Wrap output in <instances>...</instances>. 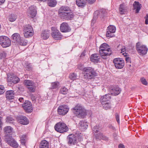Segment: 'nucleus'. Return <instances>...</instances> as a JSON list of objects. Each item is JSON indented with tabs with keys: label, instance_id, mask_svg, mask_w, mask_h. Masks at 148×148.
I'll return each mask as SVG.
<instances>
[{
	"label": "nucleus",
	"instance_id": "obj_1",
	"mask_svg": "<svg viewBox=\"0 0 148 148\" xmlns=\"http://www.w3.org/2000/svg\"><path fill=\"white\" fill-rule=\"evenodd\" d=\"M74 114L77 118H84L87 115L86 110L80 105L77 104L72 109Z\"/></svg>",
	"mask_w": 148,
	"mask_h": 148
},
{
	"label": "nucleus",
	"instance_id": "obj_2",
	"mask_svg": "<svg viewBox=\"0 0 148 148\" xmlns=\"http://www.w3.org/2000/svg\"><path fill=\"white\" fill-rule=\"evenodd\" d=\"M83 71L84 72V78L86 79H91L97 75L94 69L91 67H87L84 68Z\"/></svg>",
	"mask_w": 148,
	"mask_h": 148
},
{
	"label": "nucleus",
	"instance_id": "obj_3",
	"mask_svg": "<svg viewBox=\"0 0 148 148\" xmlns=\"http://www.w3.org/2000/svg\"><path fill=\"white\" fill-rule=\"evenodd\" d=\"M23 32L24 36L26 38L32 36L34 34V31L32 26L27 24L23 26Z\"/></svg>",
	"mask_w": 148,
	"mask_h": 148
},
{
	"label": "nucleus",
	"instance_id": "obj_4",
	"mask_svg": "<svg viewBox=\"0 0 148 148\" xmlns=\"http://www.w3.org/2000/svg\"><path fill=\"white\" fill-rule=\"evenodd\" d=\"M54 128L56 131L60 133L67 132L69 130L66 125L62 122L57 123L55 125Z\"/></svg>",
	"mask_w": 148,
	"mask_h": 148
},
{
	"label": "nucleus",
	"instance_id": "obj_5",
	"mask_svg": "<svg viewBox=\"0 0 148 148\" xmlns=\"http://www.w3.org/2000/svg\"><path fill=\"white\" fill-rule=\"evenodd\" d=\"M11 44V40L8 37L4 36H0V45L3 48L8 47Z\"/></svg>",
	"mask_w": 148,
	"mask_h": 148
},
{
	"label": "nucleus",
	"instance_id": "obj_6",
	"mask_svg": "<svg viewBox=\"0 0 148 148\" xmlns=\"http://www.w3.org/2000/svg\"><path fill=\"white\" fill-rule=\"evenodd\" d=\"M136 47L138 53L140 55L146 54L148 50L147 47L144 45H141L140 42H138L136 45Z\"/></svg>",
	"mask_w": 148,
	"mask_h": 148
},
{
	"label": "nucleus",
	"instance_id": "obj_7",
	"mask_svg": "<svg viewBox=\"0 0 148 148\" xmlns=\"http://www.w3.org/2000/svg\"><path fill=\"white\" fill-rule=\"evenodd\" d=\"M51 35L52 37L56 40H60L62 36L60 31L54 27H51Z\"/></svg>",
	"mask_w": 148,
	"mask_h": 148
},
{
	"label": "nucleus",
	"instance_id": "obj_8",
	"mask_svg": "<svg viewBox=\"0 0 148 148\" xmlns=\"http://www.w3.org/2000/svg\"><path fill=\"white\" fill-rule=\"evenodd\" d=\"M77 136L73 134H70L67 136V140L69 145H74L77 143Z\"/></svg>",
	"mask_w": 148,
	"mask_h": 148
},
{
	"label": "nucleus",
	"instance_id": "obj_9",
	"mask_svg": "<svg viewBox=\"0 0 148 148\" xmlns=\"http://www.w3.org/2000/svg\"><path fill=\"white\" fill-rule=\"evenodd\" d=\"M113 62L116 68L118 69L122 68L124 65V61L121 58H115L113 60Z\"/></svg>",
	"mask_w": 148,
	"mask_h": 148
},
{
	"label": "nucleus",
	"instance_id": "obj_10",
	"mask_svg": "<svg viewBox=\"0 0 148 148\" xmlns=\"http://www.w3.org/2000/svg\"><path fill=\"white\" fill-rule=\"evenodd\" d=\"M69 108L68 106L66 105H63L59 106L58 109V114L61 115H65L68 112Z\"/></svg>",
	"mask_w": 148,
	"mask_h": 148
},
{
	"label": "nucleus",
	"instance_id": "obj_11",
	"mask_svg": "<svg viewBox=\"0 0 148 148\" xmlns=\"http://www.w3.org/2000/svg\"><path fill=\"white\" fill-rule=\"evenodd\" d=\"M116 27L113 25H110L107 28V32L106 34L107 37H112L115 36L114 34H113L115 32Z\"/></svg>",
	"mask_w": 148,
	"mask_h": 148
},
{
	"label": "nucleus",
	"instance_id": "obj_12",
	"mask_svg": "<svg viewBox=\"0 0 148 148\" xmlns=\"http://www.w3.org/2000/svg\"><path fill=\"white\" fill-rule=\"evenodd\" d=\"M22 106L25 111L28 113L31 112L32 110V107L31 103L28 101H25Z\"/></svg>",
	"mask_w": 148,
	"mask_h": 148
},
{
	"label": "nucleus",
	"instance_id": "obj_13",
	"mask_svg": "<svg viewBox=\"0 0 148 148\" xmlns=\"http://www.w3.org/2000/svg\"><path fill=\"white\" fill-rule=\"evenodd\" d=\"M18 122L24 125H27L29 123L28 119L25 116L20 115L16 117Z\"/></svg>",
	"mask_w": 148,
	"mask_h": 148
},
{
	"label": "nucleus",
	"instance_id": "obj_14",
	"mask_svg": "<svg viewBox=\"0 0 148 148\" xmlns=\"http://www.w3.org/2000/svg\"><path fill=\"white\" fill-rule=\"evenodd\" d=\"M87 1L89 3L91 4L93 3L95 0H76V2L79 7L82 8L85 5Z\"/></svg>",
	"mask_w": 148,
	"mask_h": 148
},
{
	"label": "nucleus",
	"instance_id": "obj_15",
	"mask_svg": "<svg viewBox=\"0 0 148 148\" xmlns=\"http://www.w3.org/2000/svg\"><path fill=\"white\" fill-rule=\"evenodd\" d=\"M60 29V31L62 32H69L71 29L68 23L66 22H63L61 24Z\"/></svg>",
	"mask_w": 148,
	"mask_h": 148
},
{
	"label": "nucleus",
	"instance_id": "obj_16",
	"mask_svg": "<svg viewBox=\"0 0 148 148\" xmlns=\"http://www.w3.org/2000/svg\"><path fill=\"white\" fill-rule=\"evenodd\" d=\"M7 80L8 82L14 84H16L20 81L19 78L14 74H10L8 75Z\"/></svg>",
	"mask_w": 148,
	"mask_h": 148
},
{
	"label": "nucleus",
	"instance_id": "obj_17",
	"mask_svg": "<svg viewBox=\"0 0 148 148\" xmlns=\"http://www.w3.org/2000/svg\"><path fill=\"white\" fill-rule=\"evenodd\" d=\"M29 11L27 13V15L29 17L33 18L35 17L36 14V7L31 6L29 8Z\"/></svg>",
	"mask_w": 148,
	"mask_h": 148
},
{
	"label": "nucleus",
	"instance_id": "obj_18",
	"mask_svg": "<svg viewBox=\"0 0 148 148\" xmlns=\"http://www.w3.org/2000/svg\"><path fill=\"white\" fill-rule=\"evenodd\" d=\"M70 8L67 6H62L61 7L59 10V13L61 17L63 15V14H66V13L70 11Z\"/></svg>",
	"mask_w": 148,
	"mask_h": 148
},
{
	"label": "nucleus",
	"instance_id": "obj_19",
	"mask_svg": "<svg viewBox=\"0 0 148 148\" xmlns=\"http://www.w3.org/2000/svg\"><path fill=\"white\" fill-rule=\"evenodd\" d=\"M66 13L63 14V15L61 17L62 18L65 19L67 20H71L73 18V14L71 10L69 12H66Z\"/></svg>",
	"mask_w": 148,
	"mask_h": 148
},
{
	"label": "nucleus",
	"instance_id": "obj_20",
	"mask_svg": "<svg viewBox=\"0 0 148 148\" xmlns=\"http://www.w3.org/2000/svg\"><path fill=\"white\" fill-rule=\"evenodd\" d=\"M111 96L110 94H108L101 97V104H105V102H109V101L111 98Z\"/></svg>",
	"mask_w": 148,
	"mask_h": 148
},
{
	"label": "nucleus",
	"instance_id": "obj_21",
	"mask_svg": "<svg viewBox=\"0 0 148 148\" xmlns=\"http://www.w3.org/2000/svg\"><path fill=\"white\" fill-rule=\"evenodd\" d=\"M99 55L97 53H94L91 56L90 60L91 62H98L100 59Z\"/></svg>",
	"mask_w": 148,
	"mask_h": 148
},
{
	"label": "nucleus",
	"instance_id": "obj_22",
	"mask_svg": "<svg viewBox=\"0 0 148 148\" xmlns=\"http://www.w3.org/2000/svg\"><path fill=\"white\" fill-rule=\"evenodd\" d=\"M13 42H16L18 44L20 41L21 38L20 35L17 33H14L12 36Z\"/></svg>",
	"mask_w": 148,
	"mask_h": 148
},
{
	"label": "nucleus",
	"instance_id": "obj_23",
	"mask_svg": "<svg viewBox=\"0 0 148 148\" xmlns=\"http://www.w3.org/2000/svg\"><path fill=\"white\" fill-rule=\"evenodd\" d=\"M5 96L7 99H12L14 98V93L12 90H8L6 91Z\"/></svg>",
	"mask_w": 148,
	"mask_h": 148
},
{
	"label": "nucleus",
	"instance_id": "obj_24",
	"mask_svg": "<svg viewBox=\"0 0 148 148\" xmlns=\"http://www.w3.org/2000/svg\"><path fill=\"white\" fill-rule=\"evenodd\" d=\"M50 35V31H43L41 34V37L43 39L46 40L49 37Z\"/></svg>",
	"mask_w": 148,
	"mask_h": 148
},
{
	"label": "nucleus",
	"instance_id": "obj_25",
	"mask_svg": "<svg viewBox=\"0 0 148 148\" xmlns=\"http://www.w3.org/2000/svg\"><path fill=\"white\" fill-rule=\"evenodd\" d=\"M111 50L110 49V51L109 50L104 51H99V53L100 56L103 57L107 56H110L111 54Z\"/></svg>",
	"mask_w": 148,
	"mask_h": 148
},
{
	"label": "nucleus",
	"instance_id": "obj_26",
	"mask_svg": "<svg viewBox=\"0 0 148 148\" xmlns=\"http://www.w3.org/2000/svg\"><path fill=\"white\" fill-rule=\"evenodd\" d=\"M49 143L46 140H42L39 146V148H48Z\"/></svg>",
	"mask_w": 148,
	"mask_h": 148
},
{
	"label": "nucleus",
	"instance_id": "obj_27",
	"mask_svg": "<svg viewBox=\"0 0 148 148\" xmlns=\"http://www.w3.org/2000/svg\"><path fill=\"white\" fill-rule=\"evenodd\" d=\"M133 7L134 9L136 10V13H138L139 12L141 9V4H140L138 2L135 1L133 4Z\"/></svg>",
	"mask_w": 148,
	"mask_h": 148
},
{
	"label": "nucleus",
	"instance_id": "obj_28",
	"mask_svg": "<svg viewBox=\"0 0 148 148\" xmlns=\"http://www.w3.org/2000/svg\"><path fill=\"white\" fill-rule=\"evenodd\" d=\"M95 138L97 139L101 140L102 139L104 140H108V138L106 136L103 135L102 133H100L98 134H96L95 136Z\"/></svg>",
	"mask_w": 148,
	"mask_h": 148
},
{
	"label": "nucleus",
	"instance_id": "obj_29",
	"mask_svg": "<svg viewBox=\"0 0 148 148\" xmlns=\"http://www.w3.org/2000/svg\"><path fill=\"white\" fill-rule=\"evenodd\" d=\"M110 46L106 43H103L99 47V51H104L109 50V51L110 50Z\"/></svg>",
	"mask_w": 148,
	"mask_h": 148
},
{
	"label": "nucleus",
	"instance_id": "obj_30",
	"mask_svg": "<svg viewBox=\"0 0 148 148\" xmlns=\"http://www.w3.org/2000/svg\"><path fill=\"white\" fill-rule=\"evenodd\" d=\"M121 91V89L119 87L114 88L112 89V93L111 94L117 95L120 93Z\"/></svg>",
	"mask_w": 148,
	"mask_h": 148
},
{
	"label": "nucleus",
	"instance_id": "obj_31",
	"mask_svg": "<svg viewBox=\"0 0 148 148\" xmlns=\"http://www.w3.org/2000/svg\"><path fill=\"white\" fill-rule=\"evenodd\" d=\"M24 85L27 87L32 86L35 84V83L31 80H25L24 81Z\"/></svg>",
	"mask_w": 148,
	"mask_h": 148
},
{
	"label": "nucleus",
	"instance_id": "obj_32",
	"mask_svg": "<svg viewBox=\"0 0 148 148\" xmlns=\"http://www.w3.org/2000/svg\"><path fill=\"white\" fill-rule=\"evenodd\" d=\"M48 4L51 7H55L57 4V1L56 0H48Z\"/></svg>",
	"mask_w": 148,
	"mask_h": 148
},
{
	"label": "nucleus",
	"instance_id": "obj_33",
	"mask_svg": "<svg viewBox=\"0 0 148 148\" xmlns=\"http://www.w3.org/2000/svg\"><path fill=\"white\" fill-rule=\"evenodd\" d=\"M60 85V83L58 82L52 83L50 88L51 89L58 88Z\"/></svg>",
	"mask_w": 148,
	"mask_h": 148
},
{
	"label": "nucleus",
	"instance_id": "obj_34",
	"mask_svg": "<svg viewBox=\"0 0 148 148\" xmlns=\"http://www.w3.org/2000/svg\"><path fill=\"white\" fill-rule=\"evenodd\" d=\"M81 127L83 128H87L88 126L87 122L85 121H81L79 123Z\"/></svg>",
	"mask_w": 148,
	"mask_h": 148
},
{
	"label": "nucleus",
	"instance_id": "obj_35",
	"mask_svg": "<svg viewBox=\"0 0 148 148\" xmlns=\"http://www.w3.org/2000/svg\"><path fill=\"white\" fill-rule=\"evenodd\" d=\"M9 145L11 146L12 147L15 148H17L18 147V145L14 139L11 142L9 143Z\"/></svg>",
	"mask_w": 148,
	"mask_h": 148
},
{
	"label": "nucleus",
	"instance_id": "obj_36",
	"mask_svg": "<svg viewBox=\"0 0 148 148\" xmlns=\"http://www.w3.org/2000/svg\"><path fill=\"white\" fill-rule=\"evenodd\" d=\"M5 140L8 144H9V143L11 142L14 139L12 136H9L8 135H5Z\"/></svg>",
	"mask_w": 148,
	"mask_h": 148
},
{
	"label": "nucleus",
	"instance_id": "obj_37",
	"mask_svg": "<svg viewBox=\"0 0 148 148\" xmlns=\"http://www.w3.org/2000/svg\"><path fill=\"white\" fill-rule=\"evenodd\" d=\"M77 77V74L74 73H70L69 76V78L73 81L76 80Z\"/></svg>",
	"mask_w": 148,
	"mask_h": 148
},
{
	"label": "nucleus",
	"instance_id": "obj_38",
	"mask_svg": "<svg viewBox=\"0 0 148 148\" xmlns=\"http://www.w3.org/2000/svg\"><path fill=\"white\" fill-rule=\"evenodd\" d=\"M105 104H102L104 109L107 110L110 108V102H105Z\"/></svg>",
	"mask_w": 148,
	"mask_h": 148
},
{
	"label": "nucleus",
	"instance_id": "obj_39",
	"mask_svg": "<svg viewBox=\"0 0 148 148\" xmlns=\"http://www.w3.org/2000/svg\"><path fill=\"white\" fill-rule=\"evenodd\" d=\"M68 91V90L67 88L65 87H64L60 88V93L64 95H66Z\"/></svg>",
	"mask_w": 148,
	"mask_h": 148
},
{
	"label": "nucleus",
	"instance_id": "obj_40",
	"mask_svg": "<svg viewBox=\"0 0 148 148\" xmlns=\"http://www.w3.org/2000/svg\"><path fill=\"white\" fill-rule=\"evenodd\" d=\"M12 129L11 127L8 126L4 127V131L5 133H10L12 132Z\"/></svg>",
	"mask_w": 148,
	"mask_h": 148
},
{
	"label": "nucleus",
	"instance_id": "obj_41",
	"mask_svg": "<svg viewBox=\"0 0 148 148\" xmlns=\"http://www.w3.org/2000/svg\"><path fill=\"white\" fill-rule=\"evenodd\" d=\"M19 42L18 44L22 46H25L27 43V40L24 39H21Z\"/></svg>",
	"mask_w": 148,
	"mask_h": 148
},
{
	"label": "nucleus",
	"instance_id": "obj_42",
	"mask_svg": "<svg viewBox=\"0 0 148 148\" xmlns=\"http://www.w3.org/2000/svg\"><path fill=\"white\" fill-rule=\"evenodd\" d=\"M119 11L121 14H125L126 12V10L124 8V6L123 5L121 4L119 7Z\"/></svg>",
	"mask_w": 148,
	"mask_h": 148
},
{
	"label": "nucleus",
	"instance_id": "obj_43",
	"mask_svg": "<svg viewBox=\"0 0 148 148\" xmlns=\"http://www.w3.org/2000/svg\"><path fill=\"white\" fill-rule=\"evenodd\" d=\"M16 18V16L14 14H11L9 17V20L11 22L15 21Z\"/></svg>",
	"mask_w": 148,
	"mask_h": 148
},
{
	"label": "nucleus",
	"instance_id": "obj_44",
	"mask_svg": "<svg viewBox=\"0 0 148 148\" xmlns=\"http://www.w3.org/2000/svg\"><path fill=\"white\" fill-rule=\"evenodd\" d=\"M14 120L13 118L11 116L7 117L6 119V122L14 124Z\"/></svg>",
	"mask_w": 148,
	"mask_h": 148
},
{
	"label": "nucleus",
	"instance_id": "obj_45",
	"mask_svg": "<svg viewBox=\"0 0 148 148\" xmlns=\"http://www.w3.org/2000/svg\"><path fill=\"white\" fill-rule=\"evenodd\" d=\"M29 91L31 92H35L36 89V86L35 84L32 86L27 87Z\"/></svg>",
	"mask_w": 148,
	"mask_h": 148
},
{
	"label": "nucleus",
	"instance_id": "obj_46",
	"mask_svg": "<svg viewBox=\"0 0 148 148\" xmlns=\"http://www.w3.org/2000/svg\"><path fill=\"white\" fill-rule=\"evenodd\" d=\"M99 13L100 15L99 16L100 17V18H102L106 15V12L105 10L102 9L100 11Z\"/></svg>",
	"mask_w": 148,
	"mask_h": 148
},
{
	"label": "nucleus",
	"instance_id": "obj_47",
	"mask_svg": "<svg viewBox=\"0 0 148 148\" xmlns=\"http://www.w3.org/2000/svg\"><path fill=\"white\" fill-rule=\"evenodd\" d=\"M6 53L5 52L3 51H0V59L5 58L6 57Z\"/></svg>",
	"mask_w": 148,
	"mask_h": 148
},
{
	"label": "nucleus",
	"instance_id": "obj_48",
	"mask_svg": "<svg viewBox=\"0 0 148 148\" xmlns=\"http://www.w3.org/2000/svg\"><path fill=\"white\" fill-rule=\"evenodd\" d=\"M140 81L143 84L146 86L147 85V82L146 80L144 77L141 78Z\"/></svg>",
	"mask_w": 148,
	"mask_h": 148
},
{
	"label": "nucleus",
	"instance_id": "obj_49",
	"mask_svg": "<svg viewBox=\"0 0 148 148\" xmlns=\"http://www.w3.org/2000/svg\"><path fill=\"white\" fill-rule=\"evenodd\" d=\"M125 50L126 49L125 47H122L121 49V53H123V54L124 55V56H127V53H126L125 52Z\"/></svg>",
	"mask_w": 148,
	"mask_h": 148
},
{
	"label": "nucleus",
	"instance_id": "obj_50",
	"mask_svg": "<svg viewBox=\"0 0 148 148\" xmlns=\"http://www.w3.org/2000/svg\"><path fill=\"white\" fill-rule=\"evenodd\" d=\"M100 15V13L99 11L97 10L95 11L94 13V17L93 20L94 19H95L98 16V15Z\"/></svg>",
	"mask_w": 148,
	"mask_h": 148
},
{
	"label": "nucleus",
	"instance_id": "obj_51",
	"mask_svg": "<svg viewBox=\"0 0 148 148\" xmlns=\"http://www.w3.org/2000/svg\"><path fill=\"white\" fill-rule=\"evenodd\" d=\"M4 92V87L3 86L0 85V95L3 94Z\"/></svg>",
	"mask_w": 148,
	"mask_h": 148
},
{
	"label": "nucleus",
	"instance_id": "obj_52",
	"mask_svg": "<svg viewBox=\"0 0 148 148\" xmlns=\"http://www.w3.org/2000/svg\"><path fill=\"white\" fill-rule=\"evenodd\" d=\"M93 132L94 133H97L99 132V130H98L97 126V125L94 126L92 129Z\"/></svg>",
	"mask_w": 148,
	"mask_h": 148
},
{
	"label": "nucleus",
	"instance_id": "obj_53",
	"mask_svg": "<svg viewBox=\"0 0 148 148\" xmlns=\"http://www.w3.org/2000/svg\"><path fill=\"white\" fill-rule=\"evenodd\" d=\"M78 68L80 70H82L83 71L84 69L83 65L82 64H80L78 65Z\"/></svg>",
	"mask_w": 148,
	"mask_h": 148
},
{
	"label": "nucleus",
	"instance_id": "obj_54",
	"mask_svg": "<svg viewBox=\"0 0 148 148\" xmlns=\"http://www.w3.org/2000/svg\"><path fill=\"white\" fill-rule=\"evenodd\" d=\"M116 118V120L118 123H119L120 122L119 116L117 113H116L115 114Z\"/></svg>",
	"mask_w": 148,
	"mask_h": 148
},
{
	"label": "nucleus",
	"instance_id": "obj_55",
	"mask_svg": "<svg viewBox=\"0 0 148 148\" xmlns=\"http://www.w3.org/2000/svg\"><path fill=\"white\" fill-rule=\"evenodd\" d=\"M21 144L23 145H25V139L21 138Z\"/></svg>",
	"mask_w": 148,
	"mask_h": 148
},
{
	"label": "nucleus",
	"instance_id": "obj_56",
	"mask_svg": "<svg viewBox=\"0 0 148 148\" xmlns=\"http://www.w3.org/2000/svg\"><path fill=\"white\" fill-rule=\"evenodd\" d=\"M145 23L146 24H148V14H147L146 16L145 17Z\"/></svg>",
	"mask_w": 148,
	"mask_h": 148
},
{
	"label": "nucleus",
	"instance_id": "obj_57",
	"mask_svg": "<svg viewBox=\"0 0 148 148\" xmlns=\"http://www.w3.org/2000/svg\"><path fill=\"white\" fill-rule=\"evenodd\" d=\"M86 53V51L85 50H84L83 52L81 54L80 56L81 57L84 56L85 55V53Z\"/></svg>",
	"mask_w": 148,
	"mask_h": 148
},
{
	"label": "nucleus",
	"instance_id": "obj_58",
	"mask_svg": "<svg viewBox=\"0 0 148 148\" xmlns=\"http://www.w3.org/2000/svg\"><path fill=\"white\" fill-rule=\"evenodd\" d=\"M118 147L119 148H125L124 145L122 144L119 145Z\"/></svg>",
	"mask_w": 148,
	"mask_h": 148
},
{
	"label": "nucleus",
	"instance_id": "obj_59",
	"mask_svg": "<svg viewBox=\"0 0 148 148\" xmlns=\"http://www.w3.org/2000/svg\"><path fill=\"white\" fill-rule=\"evenodd\" d=\"M108 127L110 129H112L113 130H114V127L112 126V125H109L108 126Z\"/></svg>",
	"mask_w": 148,
	"mask_h": 148
},
{
	"label": "nucleus",
	"instance_id": "obj_60",
	"mask_svg": "<svg viewBox=\"0 0 148 148\" xmlns=\"http://www.w3.org/2000/svg\"><path fill=\"white\" fill-rule=\"evenodd\" d=\"M125 60L127 61V62L130 63V58L129 57H126L125 58Z\"/></svg>",
	"mask_w": 148,
	"mask_h": 148
},
{
	"label": "nucleus",
	"instance_id": "obj_61",
	"mask_svg": "<svg viewBox=\"0 0 148 148\" xmlns=\"http://www.w3.org/2000/svg\"><path fill=\"white\" fill-rule=\"evenodd\" d=\"M3 119V117L1 116H0V125H3V123L2 122Z\"/></svg>",
	"mask_w": 148,
	"mask_h": 148
},
{
	"label": "nucleus",
	"instance_id": "obj_62",
	"mask_svg": "<svg viewBox=\"0 0 148 148\" xmlns=\"http://www.w3.org/2000/svg\"><path fill=\"white\" fill-rule=\"evenodd\" d=\"M19 101L21 102H23L24 101V99L23 97H21L19 98Z\"/></svg>",
	"mask_w": 148,
	"mask_h": 148
},
{
	"label": "nucleus",
	"instance_id": "obj_63",
	"mask_svg": "<svg viewBox=\"0 0 148 148\" xmlns=\"http://www.w3.org/2000/svg\"><path fill=\"white\" fill-rule=\"evenodd\" d=\"M31 99L33 101H35L36 99V97L34 96H32Z\"/></svg>",
	"mask_w": 148,
	"mask_h": 148
},
{
	"label": "nucleus",
	"instance_id": "obj_64",
	"mask_svg": "<svg viewBox=\"0 0 148 148\" xmlns=\"http://www.w3.org/2000/svg\"><path fill=\"white\" fill-rule=\"evenodd\" d=\"M26 135L25 134H23L21 136V138L25 139L26 138Z\"/></svg>",
	"mask_w": 148,
	"mask_h": 148
}]
</instances>
